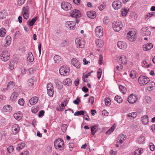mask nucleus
Segmentation results:
<instances>
[{"label":"nucleus","instance_id":"nucleus-29","mask_svg":"<svg viewBox=\"0 0 155 155\" xmlns=\"http://www.w3.org/2000/svg\"><path fill=\"white\" fill-rule=\"evenodd\" d=\"M18 96V93L16 92H14L11 95L10 99L12 101H15L17 99Z\"/></svg>","mask_w":155,"mask_h":155},{"label":"nucleus","instance_id":"nucleus-17","mask_svg":"<svg viewBox=\"0 0 155 155\" xmlns=\"http://www.w3.org/2000/svg\"><path fill=\"white\" fill-rule=\"evenodd\" d=\"M117 46L119 48L122 49H125L127 47L126 43L123 41H118L117 43Z\"/></svg>","mask_w":155,"mask_h":155},{"label":"nucleus","instance_id":"nucleus-38","mask_svg":"<svg viewBox=\"0 0 155 155\" xmlns=\"http://www.w3.org/2000/svg\"><path fill=\"white\" fill-rule=\"evenodd\" d=\"M145 138L144 136H141L138 139V142L139 144H143L144 143Z\"/></svg>","mask_w":155,"mask_h":155},{"label":"nucleus","instance_id":"nucleus-39","mask_svg":"<svg viewBox=\"0 0 155 155\" xmlns=\"http://www.w3.org/2000/svg\"><path fill=\"white\" fill-rule=\"evenodd\" d=\"M6 30L3 28H2L0 29V36L1 37H3L5 35Z\"/></svg>","mask_w":155,"mask_h":155},{"label":"nucleus","instance_id":"nucleus-12","mask_svg":"<svg viewBox=\"0 0 155 155\" xmlns=\"http://www.w3.org/2000/svg\"><path fill=\"white\" fill-rule=\"evenodd\" d=\"M137 100V96L134 94H130L128 98V101L130 104H134L136 102Z\"/></svg>","mask_w":155,"mask_h":155},{"label":"nucleus","instance_id":"nucleus-41","mask_svg":"<svg viewBox=\"0 0 155 155\" xmlns=\"http://www.w3.org/2000/svg\"><path fill=\"white\" fill-rule=\"evenodd\" d=\"M129 12V9L126 8H123L122 9V15L123 16H125L128 12Z\"/></svg>","mask_w":155,"mask_h":155},{"label":"nucleus","instance_id":"nucleus-48","mask_svg":"<svg viewBox=\"0 0 155 155\" xmlns=\"http://www.w3.org/2000/svg\"><path fill=\"white\" fill-rule=\"evenodd\" d=\"M7 13L4 11L0 12V18L3 19L6 17Z\"/></svg>","mask_w":155,"mask_h":155},{"label":"nucleus","instance_id":"nucleus-64","mask_svg":"<svg viewBox=\"0 0 155 155\" xmlns=\"http://www.w3.org/2000/svg\"><path fill=\"white\" fill-rule=\"evenodd\" d=\"M103 21L104 24L107 25L109 22V19L107 17H104L103 19Z\"/></svg>","mask_w":155,"mask_h":155},{"label":"nucleus","instance_id":"nucleus-4","mask_svg":"<svg viewBox=\"0 0 155 155\" xmlns=\"http://www.w3.org/2000/svg\"><path fill=\"white\" fill-rule=\"evenodd\" d=\"M70 71V68L68 67L61 66L59 70V73L61 75L66 76L68 75Z\"/></svg>","mask_w":155,"mask_h":155},{"label":"nucleus","instance_id":"nucleus-27","mask_svg":"<svg viewBox=\"0 0 155 155\" xmlns=\"http://www.w3.org/2000/svg\"><path fill=\"white\" fill-rule=\"evenodd\" d=\"M142 122L144 125L147 124L149 122L148 117L147 115H144L141 117Z\"/></svg>","mask_w":155,"mask_h":155},{"label":"nucleus","instance_id":"nucleus-7","mask_svg":"<svg viewBox=\"0 0 155 155\" xmlns=\"http://www.w3.org/2000/svg\"><path fill=\"white\" fill-rule=\"evenodd\" d=\"M64 144L63 140L59 138L56 140L54 143V145L55 148L58 149L61 147H62V146Z\"/></svg>","mask_w":155,"mask_h":155},{"label":"nucleus","instance_id":"nucleus-34","mask_svg":"<svg viewBox=\"0 0 155 155\" xmlns=\"http://www.w3.org/2000/svg\"><path fill=\"white\" fill-rule=\"evenodd\" d=\"M137 113L136 112H133L127 115L128 117L131 118L133 119H134L137 116Z\"/></svg>","mask_w":155,"mask_h":155},{"label":"nucleus","instance_id":"nucleus-63","mask_svg":"<svg viewBox=\"0 0 155 155\" xmlns=\"http://www.w3.org/2000/svg\"><path fill=\"white\" fill-rule=\"evenodd\" d=\"M80 79L79 78H77L74 82V84L76 86H77L79 83Z\"/></svg>","mask_w":155,"mask_h":155},{"label":"nucleus","instance_id":"nucleus-21","mask_svg":"<svg viewBox=\"0 0 155 155\" xmlns=\"http://www.w3.org/2000/svg\"><path fill=\"white\" fill-rule=\"evenodd\" d=\"M117 60L119 63L122 64H126L127 63L126 57L124 55H121L118 57Z\"/></svg>","mask_w":155,"mask_h":155},{"label":"nucleus","instance_id":"nucleus-19","mask_svg":"<svg viewBox=\"0 0 155 155\" xmlns=\"http://www.w3.org/2000/svg\"><path fill=\"white\" fill-rule=\"evenodd\" d=\"M54 82L55 83L56 87L59 89H61L62 88L63 86L61 82L58 79H55L54 80Z\"/></svg>","mask_w":155,"mask_h":155},{"label":"nucleus","instance_id":"nucleus-13","mask_svg":"<svg viewBox=\"0 0 155 155\" xmlns=\"http://www.w3.org/2000/svg\"><path fill=\"white\" fill-rule=\"evenodd\" d=\"M95 33L98 37H101L103 36V28L101 26L97 27L95 29Z\"/></svg>","mask_w":155,"mask_h":155},{"label":"nucleus","instance_id":"nucleus-22","mask_svg":"<svg viewBox=\"0 0 155 155\" xmlns=\"http://www.w3.org/2000/svg\"><path fill=\"white\" fill-rule=\"evenodd\" d=\"M87 16L90 18H94L96 17V12L94 11H88L87 12Z\"/></svg>","mask_w":155,"mask_h":155},{"label":"nucleus","instance_id":"nucleus-59","mask_svg":"<svg viewBox=\"0 0 155 155\" xmlns=\"http://www.w3.org/2000/svg\"><path fill=\"white\" fill-rule=\"evenodd\" d=\"M67 126L66 124H63L62 125L61 127V129L62 130V131L64 132L66 131L67 128Z\"/></svg>","mask_w":155,"mask_h":155},{"label":"nucleus","instance_id":"nucleus-57","mask_svg":"<svg viewBox=\"0 0 155 155\" xmlns=\"http://www.w3.org/2000/svg\"><path fill=\"white\" fill-rule=\"evenodd\" d=\"M150 148L152 151H153L155 149V146L152 143H149Z\"/></svg>","mask_w":155,"mask_h":155},{"label":"nucleus","instance_id":"nucleus-54","mask_svg":"<svg viewBox=\"0 0 155 155\" xmlns=\"http://www.w3.org/2000/svg\"><path fill=\"white\" fill-rule=\"evenodd\" d=\"M105 104L107 106H109L111 104V101L110 99L109 98H106L105 99Z\"/></svg>","mask_w":155,"mask_h":155},{"label":"nucleus","instance_id":"nucleus-49","mask_svg":"<svg viewBox=\"0 0 155 155\" xmlns=\"http://www.w3.org/2000/svg\"><path fill=\"white\" fill-rule=\"evenodd\" d=\"M115 128V126L114 125H113L107 131L106 133V134L108 135L110 134L113 131Z\"/></svg>","mask_w":155,"mask_h":155},{"label":"nucleus","instance_id":"nucleus-55","mask_svg":"<svg viewBox=\"0 0 155 155\" xmlns=\"http://www.w3.org/2000/svg\"><path fill=\"white\" fill-rule=\"evenodd\" d=\"M102 71V69L101 68H99L97 71V78L98 79H100L101 77Z\"/></svg>","mask_w":155,"mask_h":155},{"label":"nucleus","instance_id":"nucleus-40","mask_svg":"<svg viewBox=\"0 0 155 155\" xmlns=\"http://www.w3.org/2000/svg\"><path fill=\"white\" fill-rule=\"evenodd\" d=\"M15 86V82L13 81H10L8 84L7 88L9 89L14 88Z\"/></svg>","mask_w":155,"mask_h":155},{"label":"nucleus","instance_id":"nucleus-2","mask_svg":"<svg viewBox=\"0 0 155 155\" xmlns=\"http://www.w3.org/2000/svg\"><path fill=\"white\" fill-rule=\"evenodd\" d=\"M149 81V78L144 76H140L138 79V82L141 86L146 85Z\"/></svg>","mask_w":155,"mask_h":155},{"label":"nucleus","instance_id":"nucleus-25","mask_svg":"<svg viewBox=\"0 0 155 155\" xmlns=\"http://www.w3.org/2000/svg\"><path fill=\"white\" fill-rule=\"evenodd\" d=\"M12 110V107L9 105L6 104L3 107V110L4 112H10Z\"/></svg>","mask_w":155,"mask_h":155},{"label":"nucleus","instance_id":"nucleus-44","mask_svg":"<svg viewBox=\"0 0 155 155\" xmlns=\"http://www.w3.org/2000/svg\"><path fill=\"white\" fill-rule=\"evenodd\" d=\"M114 100L119 104L122 103L123 101L122 98L120 96L118 95L116 96L115 97Z\"/></svg>","mask_w":155,"mask_h":155},{"label":"nucleus","instance_id":"nucleus-46","mask_svg":"<svg viewBox=\"0 0 155 155\" xmlns=\"http://www.w3.org/2000/svg\"><path fill=\"white\" fill-rule=\"evenodd\" d=\"M123 68V66L121 64H119L115 67V69L118 71H121Z\"/></svg>","mask_w":155,"mask_h":155},{"label":"nucleus","instance_id":"nucleus-53","mask_svg":"<svg viewBox=\"0 0 155 155\" xmlns=\"http://www.w3.org/2000/svg\"><path fill=\"white\" fill-rule=\"evenodd\" d=\"M13 150V147L12 146H10L7 148V151L9 153H11L12 152Z\"/></svg>","mask_w":155,"mask_h":155},{"label":"nucleus","instance_id":"nucleus-1","mask_svg":"<svg viewBox=\"0 0 155 155\" xmlns=\"http://www.w3.org/2000/svg\"><path fill=\"white\" fill-rule=\"evenodd\" d=\"M137 33L135 31H130L127 34V38L130 41H135L137 38Z\"/></svg>","mask_w":155,"mask_h":155},{"label":"nucleus","instance_id":"nucleus-9","mask_svg":"<svg viewBox=\"0 0 155 155\" xmlns=\"http://www.w3.org/2000/svg\"><path fill=\"white\" fill-rule=\"evenodd\" d=\"M70 15L72 17L77 18L81 16V14L79 10L74 9L70 13Z\"/></svg>","mask_w":155,"mask_h":155},{"label":"nucleus","instance_id":"nucleus-3","mask_svg":"<svg viewBox=\"0 0 155 155\" xmlns=\"http://www.w3.org/2000/svg\"><path fill=\"white\" fill-rule=\"evenodd\" d=\"M126 136L123 134L120 135L117 137L116 140V146L118 147L120 146V145L126 139Z\"/></svg>","mask_w":155,"mask_h":155},{"label":"nucleus","instance_id":"nucleus-23","mask_svg":"<svg viewBox=\"0 0 155 155\" xmlns=\"http://www.w3.org/2000/svg\"><path fill=\"white\" fill-rule=\"evenodd\" d=\"M5 46L7 47L11 43V37L8 35L7 36L5 39Z\"/></svg>","mask_w":155,"mask_h":155},{"label":"nucleus","instance_id":"nucleus-10","mask_svg":"<svg viewBox=\"0 0 155 155\" xmlns=\"http://www.w3.org/2000/svg\"><path fill=\"white\" fill-rule=\"evenodd\" d=\"M61 7L63 9L67 11L71 9V5L69 3L64 2H62Z\"/></svg>","mask_w":155,"mask_h":155},{"label":"nucleus","instance_id":"nucleus-51","mask_svg":"<svg viewBox=\"0 0 155 155\" xmlns=\"http://www.w3.org/2000/svg\"><path fill=\"white\" fill-rule=\"evenodd\" d=\"M47 90L53 89V86L51 83H50L47 84Z\"/></svg>","mask_w":155,"mask_h":155},{"label":"nucleus","instance_id":"nucleus-61","mask_svg":"<svg viewBox=\"0 0 155 155\" xmlns=\"http://www.w3.org/2000/svg\"><path fill=\"white\" fill-rule=\"evenodd\" d=\"M25 1V0H18L17 4L18 5L21 6L23 4Z\"/></svg>","mask_w":155,"mask_h":155},{"label":"nucleus","instance_id":"nucleus-56","mask_svg":"<svg viewBox=\"0 0 155 155\" xmlns=\"http://www.w3.org/2000/svg\"><path fill=\"white\" fill-rule=\"evenodd\" d=\"M68 41L67 40H64V41H63V42H62L61 45L62 46H67L68 44Z\"/></svg>","mask_w":155,"mask_h":155},{"label":"nucleus","instance_id":"nucleus-32","mask_svg":"<svg viewBox=\"0 0 155 155\" xmlns=\"http://www.w3.org/2000/svg\"><path fill=\"white\" fill-rule=\"evenodd\" d=\"M22 115L20 113H17L14 114L13 116L14 118L17 120H20L22 118Z\"/></svg>","mask_w":155,"mask_h":155},{"label":"nucleus","instance_id":"nucleus-16","mask_svg":"<svg viewBox=\"0 0 155 155\" xmlns=\"http://www.w3.org/2000/svg\"><path fill=\"white\" fill-rule=\"evenodd\" d=\"M71 64L77 68H80L81 65L79 61L76 58L72 59L71 61Z\"/></svg>","mask_w":155,"mask_h":155},{"label":"nucleus","instance_id":"nucleus-20","mask_svg":"<svg viewBox=\"0 0 155 155\" xmlns=\"http://www.w3.org/2000/svg\"><path fill=\"white\" fill-rule=\"evenodd\" d=\"M153 47V45L150 43H148L143 46V50L145 51L150 50Z\"/></svg>","mask_w":155,"mask_h":155},{"label":"nucleus","instance_id":"nucleus-60","mask_svg":"<svg viewBox=\"0 0 155 155\" xmlns=\"http://www.w3.org/2000/svg\"><path fill=\"white\" fill-rule=\"evenodd\" d=\"M88 102L91 103V105H92L94 103V98L93 97L91 96L89 97L88 100Z\"/></svg>","mask_w":155,"mask_h":155},{"label":"nucleus","instance_id":"nucleus-6","mask_svg":"<svg viewBox=\"0 0 155 155\" xmlns=\"http://www.w3.org/2000/svg\"><path fill=\"white\" fill-rule=\"evenodd\" d=\"M23 16L24 18L27 20L29 18V8L28 6H26L22 8Z\"/></svg>","mask_w":155,"mask_h":155},{"label":"nucleus","instance_id":"nucleus-52","mask_svg":"<svg viewBox=\"0 0 155 155\" xmlns=\"http://www.w3.org/2000/svg\"><path fill=\"white\" fill-rule=\"evenodd\" d=\"M47 93L50 97H53L54 94L53 89L47 90Z\"/></svg>","mask_w":155,"mask_h":155},{"label":"nucleus","instance_id":"nucleus-26","mask_svg":"<svg viewBox=\"0 0 155 155\" xmlns=\"http://www.w3.org/2000/svg\"><path fill=\"white\" fill-rule=\"evenodd\" d=\"M38 97H33L30 100L29 103L31 105H34L38 102Z\"/></svg>","mask_w":155,"mask_h":155},{"label":"nucleus","instance_id":"nucleus-24","mask_svg":"<svg viewBox=\"0 0 155 155\" xmlns=\"http://www.w3.org/2000/svg\"><path fill=\"white\" fill-rule=\"evenodd\" d=\"M95 42L97 46L98 47L101 48L104 45V42L101 39H97Z\"/></svg>","mask_w":155,"mask_h":155},{"label":"nucleus","instance_id":"nucleus-28","mask_svg":"<svg viewBox=\"0 0 155 155\" xmlns=\"http://www.w3.org/2000/svg\"><path fill=\"white\" fill-rule=\"evenodd\" d=\"M63 83L64 85L70 86L71 84L72 81L70 78H66L63 81Z\"/></svg>","mask_w":155,"mask_h":155},{"label":"nucleus","instance_id":"nucleus-47","mask_svg":"<svg viewBox=\"0 0 155 155\" xmlns=\"http://www.w3.org/2000/svg\"><path fill=\"white\" fill-rule=\"evenodd\" d=\"M142 149L138 148V149L136 150L134 152V155H140L142 153Z\"/></svg>","mask_w":155,"mask_h":155},{"label":"nucleus","instance_id":"nucleus-11","mask_svg":"<svg viewBox=\"0 0 155 155\" xmlns=\"http://www.w3.org/2000/svg\"><path fill=\"white\" fill-rule=\"evenodd\" d=\"M75 44L76 46L78 48H83L85 45V42L79 38H77L76 39Z\"/></svg>","mask_w":155,"mask_h":155},{"label":"nucleus","instance_id":"nucleus-45","mask_svg":"<svg viewBox=\"0 0 155 155\" xmlns=\"http://www.w3.org/2000/svg\"><path fill=\"white\" fill-rule=\"evenodd\" d=\"M38 17H35L32 18L31 20L29 23V25L31 26L33 25L35 23V22L37 19Z\"/></svg>","mask_w":155,"mask_h":155},{"label":"nucleus","instance_id":"nucleus-8","mask_svg":"<svg viewBox=\"0 0 155 155\" xmlns=\"http://www.w3.org/2000/svg\"><path fill=\"white\" fill-rule=\"evenodd\" d=\"M10 54L7 51H3L2 54L0 55L1 59L4 61L8 60L9 59Z\"/></svg>","mask_w":155,"mask_h":155},{"label":"nucleus","instance_id":"nucleus-62","mask_svg":"<svg viewBox=\"0 0 155 155\" xmlns=\"http://www.w3.org/2000/svg\"><path fill=\"white\" fill-rule=\"evenodd\" d=\"M69 147L70 150L71 151L74 147V144L73 142H71L69 143Z\"/></svg>","mask_w":155,"mask_h":155},{"label":"nucleus","instance_id":"nucleus-18","mask_svg":"<svg viewBox=\"0 0 155 155\" xmlns=\"http://www.w3.org/2000/svg\"><path fill=\"white\" fill-rule=\"evenodd\" d=\"M66 25H67L68 27L71 30H73L75 29V23L73 21H68L66 23Z\"/></svg>","mask_w":155,"mask_h":155},{"label":"nucleus","instance_id":"nucleus-36","mask_svg":"<svg viewBox=\"0 0 155 155\" xmlns=\"http://www.w3.org/2000/svg\"><path fill=\"white\" fill-rule=\"evenodd\" d=\"M35 78L34 77H32L28 80V85L29 86H32L34 85V81L35 80Z\"/></svg>","mask_w":155,"mask_h":155},{"label":"nucleus","instance_id":"nucleus-58","mask_svg":"<svg viewBox=\"0 0 155 155\" xmlns=\"http://www.w3.org/2000/svg\"><path fill=\"white\" fill-rule=\"evenodd\" d=\"M24 100L23 98L19 99L18 101V103L21 106H23L24 104Z\"/></svg>","mask_w":155,"mask_h":155},{"label":"nucleus","instance_id":"nucleus-37","mask_svg":"<svg viewBox=\"0 0 155 155\" xmlns=\"http://www.w3.org/2000/svg\"><path fill=\"white\" fill-rule=\"evenodd\" d=\"M119 88L120 91L123 94H125L126 93L127 91V89L125 87L122 85H120L119 86Z\"/></svg>","mask_w":155,"mask_h":155},{"label":"nucleus","instance_id":"nucleus-30","mask_svg":"<svg viewBox=\"0 0 155 155\" xmlns=\"http://www.w3.org/2000/svg\"><path fill=\"white\" fill-rule=\"evenodd\" d=\"M34 56L31 52H29L28 54V56L27 59L30 62H32L34 60Z\"/></svg>","mask_w":155,"mask_h":155},{"label":"nucleus","instance_id":"nucleus-5","mask_svg":"<svg viewBox=\"0 0 155 155\" xmlns=\"http://www.w3.org/2000/svg\"><path fill=\"white\" fill-rule=\"evenodd\" d=\"M112 27L115 31H119L122 28V23L121 21H114L112 23Z\"/></svg>","mask_w":155,"mask_h":155},{"label":"nucleus","instance_id":"nucleus-15","mask_svg":"<svg viewBox=\"0 0 155 155\" xmlns=\"http://www.w3.org/2000/svg\"><path fill=\"white\" fill-rule=\"evenodd\" d=\"M147 27H144L141 30L142 35L143 36H149L151 34V32L148 30Z\"/></svg>","mask_w":155,"mask_h":155},{"label":"nucleus","instance_id":"nucleus-43","mask_svg":"<svg viewBox=\"0 0 155 155\" xmlns=\"http://www.w3.org/2000/svg\"><path fill=\"white\" fill-rule=\"evenodd\" d=\"M85 111L84 110H80L78 111V112H76L74 113V115L75 116H77L79 115H84V112Z\"/></svg>","mask_w":155,"mask_h":155},{"label":"nucleus","instance_id":"nucleus-31","mask_svg":"<svg viewBox=\"0 0 155 155\" xmlns=\"http://www.w3.org/2000/svg\"><path fill=\"white\" fill-rule=\"evenodd\" d=\"M25 143H21L18 144L16 149L18 151H19L20 150L23 149L25 147Z\"/></svg>","mask_w":155,"mask_h":155},{"label":"nucleus","instance_id":"nucleus-14","mask_svg":"<svg viewBox=\"0 0 155 155\" xmlns=\"http://www.w3.org/2000/svg\"><path fill=\"white\" fill-rule=\"evenodd\" d=\"M112 6L114 9L118 10L122 7V4L120 1H115L113 2Z\"/></svg>","mask_w":155,"mask_h":155},{"label":"nucleus","instance_id":"nucleus-42","mask_svg":"<svg viewBox=\"0 0 155 155\" xmlns=\"http://www.w3.org/2000/svg\"><path fill=\"white\" fill-rule=\"evenodd\" d=\"M12 130L13 131H15V134H16L18 131L19 130V126L17 124H14Z\"/></svg>","mask_w":155,"mask_h":155},{"label":"nucleus","instance_id":"nucleus-50","mask_svg":"<svg viewBox=\"0 0 155 155\" xmlns=\"http://www.w3.org/2000/svg\"><path fill=\"white\" fill-rule=\"evenodd\" d=\"M106 2H104L103 3L100 5L99 7V9L101 11L103 10L105 8L106 6Z\"/></svg>","mask_w":155,"mask_h":155},{"label":"nucleus","instance_id":"nucleus-33","mask_svg":"<svg viewBox=\"0 0 155 155\" xmlns=\"http://www.w3.org/2000/svg\"><path fill=\"white\" fill-rule=\"evenodd\" d=\"M54 60L55 63H59L61 61L60 57L58 55L55 56L54 57Z\"/></svg>","mask_w":155,"mask_h":155},{"label":"nucleus","instance_id":"nucleus-35","mask_svg":"<svg viewBox=\"0 0 155 155\" xmlns=\"http://www.w3.org/2000/svg\"><path fill=\"white\" fill-rule=\"evenodd\" d=\"M91 128L92 134L94 135L97 130V128L95 126H91Z\"/></svg>","mask_w":155,"mask_h":155}]
</instances>
